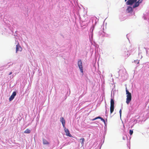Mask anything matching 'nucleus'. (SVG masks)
I'll use <instances>...</instances> for the list:
<instances>
[{
	"mask_svg": "<svg viewBox=\"0 0 149 149\" xmlns=\"http://www.w3.org/2000/svg\"><path fill=\"white\" fill-rule=\"evenodd\" d=\"M137 0H128L126 2V4L127 5H132L135 3L134 5L133 6V8H135L138 7L140 3L142 2V0H139L136 2Z\"/></svg>",
	"mask_w": 149,
	"mask_h": 149,
	"instance_id": "f257e3e1",
	"label": "nucleus"
},
{
	"mask_svg": "<svg viewBox=\"0 0 149 149\" xmlns=\"http://www.w3.org/2000/svg\"><path fill=\"white\" fill-rule=\"evenodd\" d=\"M126 93L127 95V98L126 103L128 104L132 100V95L129 92L128 90L126 89Z\"/></svg>",
	"mask_w": 149,
	"mask_h": 149,
	"instance_id": "f03ea898",
	"label": "nucleus"
},
{
	"mask_svg": "<svg viewBox=\"0 0 149 149\" xmlns=\"http://www.w3.org/2000/svg\"><path fill=\"white\" fill-rule=\"evenodd\" d=\"M110 102V113L111 114L114 111V101L113 99H111Z\"/></svg>",
	"mask_w": 149,
	"mask_h": 149,
	"instance_id": "7ed1b4c3",
	"label": "nucleus"
},
{
	"mask_svg": "<svg viewBox=\"0 0 149 149\" xmlns=\"http://www.w3.org/2000/svg\"><path fill=\"white\" fill-rule=\"evenodd\" d=\"M78 65L81 72L83 74V70L81 60H80L78 62Z\"/></svg>",
	"mask_w": 149,
	"mask_h": 149,
	"instance_id": "20e7f679",
	"label": "nucleus"
},
{
	"mask_svg": "<svg viewBox=\"0 0 149 149\" xmlns=\"http://www.w3.org/2000/svg\"><path fill=\"white\" fill-rule=\"evenodd\" d=\"M64 128V130L65 131V132L66 133V135L67 136H68L70 137H72V135L70 134V132L69 130L66 129L65 127Z\"/></svg>",
	"mask_w": 149,
	"mask_h": 149,
	"instance_id": "39448f33",
	"label": "nucleus"
},
{
	"mask_svg": "<svg viewBox=\"0 0 149 149\" xmlns=\"http://www.w3.org/2000/svg\"><path fill=\"white\" fill-rule=\"evenodd\" d=\"M16 95V93L15 91H14L13 92L12 95L10 96L9 98V100L10 101L12 100L15 97Z\"/></svg>",
	"mask_w": 149,
	"mask_h": 149,
	"instance_id": "423d86ee",
	"label": "nucleus"
},
{
	"mask_svg": "<svg viewBox=\"0 0 149 149\" xmlns=\"http://www.w3.org/2000/svg\"><path fill=\"white\" fill-rule=\"evenodd\" d=\"M22 48L19 46V44L18 43L16 45V52L17 53L18 51H21L22 50Z\"/></svg>",
	"mask_w": 149,
	"mask_h": 149,
	"instance_id": "0eeeda50",
	"label": "nucleus"
},
{
	"mask_svg": "<svg viewBox=\"0 0 149 149\" xmlns=\"http://www.w3.org/2000/svg\"><path fill=\"white\" fill-rule=\"evenodd\" d=\"M60 121L62 123L63 128L65 127V120L63 117L60 118Z\"/></svg>",
	"mask_w": 149,
	"mask_h": 149,
	"instance_id": "6e6552de",
	"label": "nucleus"
},
{
	"mask_svg": "<svg viewBox=\"0 0 149 149\" xmlns=\"http://www.w3.org/2000/svg\"><path fill=\"white\" fill-rule=\"evenodd\" d=\"M127 11L128 12L130 13L132 11V7L129 6L127 7Z\"/></svg>",
	"mask_w": 149,
	"mask_h": 149,
	"instance_id": "1a4fd4ad",
	"label": "nucleus"
},
{
	"mask_svg": "<svg viewBox=\"0 0 149 149\" xmlns=\"http://www.w3.org/2000/svg\"><path fill=\"white\" fill-rule=\"evenodd\" d=\"M43 144L44 145L49 144V143L48 142L47 140L45 139H43Z\"/></svg>",
	"mask_w": 149,
	"mask_h": 149,
	"instance_id": "9d476101",
	"label": "nucleus"
},
{
	"mask_svg": "<svg viewBox=\"0 0 149 149\" xmlns=\"http://www.w3.org/2000/svg\"><path fill=\"white\" fill-rule=\"evenodd\" d=\"M31 131L30 130L28 129H27L24 132V133L29 134L31 132Z\"/></svg>",
	"mask_w": 149,
	"mask_h": 149,
	"instance_id": "9b49d317",
	"label": "nucleus"
},
{
	"mask_svg": "<svg viewBox=\"0 0 149 149\" xmlns=\"http://www.w3.org/2000/svg\"><path fill=\"white\" fill-rule=\"evenodd\" d=\"M96 118L97 119H100L103 122H104V123H105V120L104 119H103L102 118V117H101L100 116H98V117H96Z\"/></svg>",
	"mask_w": 149,
	"mask_h": 149,
	"instance_id": "f8f14e48",
	"label": "nucleus"
},
{
	"mask_svg": "<svg viewBox=\"0 0 149 149\" xmlns=\"http://www.w3.org/2000/svg\"><path fill=\"white\" fill-rule=\"evenodd\" d=\"M130 54L127 52H125V56L126 57H127L130 55Z\"/></svg>",
	"mask_w": 149,
	"mask_h": 149,
	"instance_id": "ddd939ff",
	"label": "nucleus"
},
{
	"mask_svg": "<svg viewBox=\"0 0 149 149\" xmlns=\"http://www.w3.org/2000/svg\"><path fill=\"white\" fill-rule=\"evenodd\" d=\"M80 140H81V143L82 145H83L84 144V138H81L80 139Z\"/></svg>",
	"mask_w": 149,
	"mask_h": 149,
	"instance_id": "4468645a",
	"label": "nucleus"
},
{
	"mask_svg": "<svg viewBox=\"0 0 149 149\" xmlns=\"http://www.w3.org/2000/svg\"><path fill=\"white\" fill-rule=\"evenodd\" d=\"M133 131L132 130H130V135H131L133 133Z\"/></svg>",
	"mask_w": 149,
	"mask_h": 149,
	"instance_id": "2eb2a0df",
	"label": "nucleus"
},
{
	"mask_svg": "<svg viewBox=\"0 0 149 149\" xmlns=\"http://www.w3.org/2000/svg\"><path fill=\"white\" fill-rule=\"evenodd\" d=\"M119 113H120V116H121V112H122L121 109H120V110L119 111Z\"/></svg>",
	"mask_w": 149,
	"mask_h": 149,
	"instance_id": "dca6fc26",
	"label": "nucleus"
},
{
	"mask_svg": "<svg viewBox=\"0 0 149 149\" xmlns=\"http://www.w3.org/2000/svg\"><path fill=\"white\" fill-rule=\"evenodd\" d=\"M96 119H96V118H94L93 119H92V120L93 121V120H96Z\"/></svg>",
	"mask_w": 149,
	"mask_h": 149,
	"instance_id": "f3484780",
	"label": "nucleus"
},
{
	"mask_svg": "<svg viewBox=\"0 0 149 149\" xmlns=\"http://www.w3.org/2000/svg\"><path fill=\"white\" fill-rule=\"evenodd\" d=\"M12 72H10L9 74V75H10L12 74Z\"/></svg>",
	"mask_w": 149,
	"mask_h": 149,
	"instance_id": "a211bd4d",
	"label": "nucleus"
},
{
	"mask_svg": "<svg viewBox=\"0 0 149 149\" xmlns=\"http://www.w3.org/2000/svg\"><path fill=\"white\" fill-rule=\"evenodd\" d=\"M107 109H106V111H105V112H106V113H107Z\"/></svg>",
	"mask_w": 149,
	"mask_h": 149,
	"instance_id": "6ab92c4d",
	"label": "nucleus"
},
{
	"mask_svg": "<svg viewBox=\"0 0 149 149\" xmlns=\"http://www.w3.org/2000/svg\"><path fill=\"white\" fill-rule=\"evenodd\" d=\"M125 0V1H127V0Z\"/></svg>",
	"mask_w": 149,
	"mask_h": 149,
	"instance_id": "aec40b11",
	"label": "nucleus"
}]
</instances>
